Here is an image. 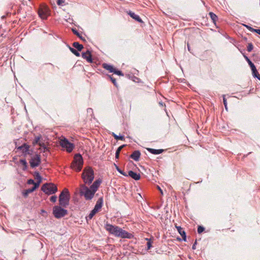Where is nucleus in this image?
Instances as JSON below:
<instances>
[{
    "label": "nucleus",
    "instance_id": "obj_1",
    "mask_svg": "<svg viewBox=\"0 0 260 260\" xmlns=\"http://www.w3.org/2000/svg\"><path fill=\"white\" fill-rule=\"evenodd\" d=\"M105 229L110 234L114 235L116 237H120L121 238H130L132 235L131 234L128 233L127 232L122 230L121 228L110 224H106Z\"/></svg>",
    "mask_w": 260,
    "mask_h": 260
},
{
    "label": "nucleus",
    "instance_id": "obj_2",
    "mask_svg": "<svg viewBox=\"0 0 260 260\" xmlns=\"http://www.w3.org/2000/svg\"><path fill=\"white\" fill-rule=\"evenodd\" d=\"M82 178L86 184H89L92 182L94 179V172L91 167H88L84 169Z\"/></svg>",
    "mask_w": 260,
    "mask_h": 260
},
{
    "label": "nucleus",
    "instance_id": "obj_3",
    "mask_svg": "<svg viewBox=\"0 0 260 260\" xmlns=\"http://www.w3.org/2000/svg\"><path fill=\"white\" fill-rule=\"evenodd\" d=\"M70 193L68 189L64 188L59 197L60 206L66 207L69 204Z\"/></svg>",
    "mask_w": 260,
    "mask_h": 260
},
{
    "label": "nucleus",
    "instance_id": "obj_4",
    "mask_svg": "<svg viewBox=\"0 0 260 260\" xmlns=\"http://www.w3.org/2000/svg\"><path fill=\"white\" fill-rule=\"evenodd\" d=\"M83 158L80 154H77L75 155L74 160L71 164L72 169H76L77 171H80L83 166Z\"/></svg>",
    "mask_w": 260,
    "mask_h": 260
},
{
    "label": "nucleus",
    "instance_id": "obj_5",
    "mask_svg": "<svg viewBox=\"0 0 260 260\" xmlns=\"http://www.w3.org/2000/svg\"><path fill=\"white\" fill-rule=\"evenodd\" d=\"M80 193L84 196L86 200H91L94 196V193L90 188H88L84 184H81L80 188Z\"/></svg>",
    "mask_w": 260,
    "mask_h": 260
},
{
    "label": "nucleus",
    "instance_id": "obj_6",
    "mask_svg": "<svg viewBox=\"0 0 260 260\" xmlns=\"http://www.w3.org/2000/svg\"><path fill=\"white\" fill-rule=\"evenodd\" d=\"M42 190L46 194H51L55 193L57 188L54 184L46 183L42 186Z\"/></svg>",
    "mask_w": 260,
    "mask_h": 260
},
{
    "label": "nucleus",
    "instance_id": "obj_7",
    "mask_svg": "<svg viewBox=\"0 0 260 260\" xmlns=\"http://www.w3.org/2000/svg\"><path fill=\"white\" fill-rule=\"evenodd\" d=\"M67 210L63 209L60 206H55L53 209V214L57 218H60L67 214Z\"/></svg>",
    "mask_w": 260,
    "mask_h": 260
},
{
    "label": "nucleus",
    "instance_id": "obj_8",
    "mask_svg": "<svg viewBox=\"0 0 260 260\" xmlns=\"http://www.w3.org/2000/svg\"><path fill=\"white\" fill-rule=\"evenodd\" d=\"M59 144L62 147L65 148L67 151L69 152H71L74 147V145L72 143L69 142V141L66 138L60 139L59 141Z\"/></svg>",
    "mask_w": 260,
    "mask_h": 260
},
{
    "label": "nucleus",
    "instance_id": "obj_9",
    "mask_svg": "<svg viewBox=\"0 0 260 260\" xmlns=\"http://www.w3.org/2000/svg\"><path fill=\"white\" fill-rule=\"evenodd\" d=\"M38 14L42 19H46L50 14L49 8L46 6H41L38 10Z\"/></svg>",
    "mask_w": 260,
    "mask_h": 260
},
{
    "label": "nucleus",
    "instance_id": "obj_10",
    "mask_svg": "<svg viewBox=\"0 0 260 260\" xmlns=\"http://www.w3.org/2000/svg\"><path fill=\"white\" fill-rule=\"evenodd\" d=\"M30 166L32 168L38 166L41 163V157L39 154H36L32 157L29 161Z\"/></svg>",
    "mask_w": 260,
    "mask_h": 260
},
{
    "label": "nucleus",
    "instance_id": "obj_11",
    "mask_svg": "<svg viewBox=\"0 0 260 260\" xmlns=\"http://www.w3.org/2000/svg\"><path fill=\"white\" fill-rule=\"evenodd\" d=\"M29 148V147L28 145H27L26 144H24L22 146L17 147V149L22 150V152L23 153H24L25 155H26V154H30Z\"/></svg>",
    "mask_w": 260,
    "mask_h": 260
},
{
    "label": "nucleus",
    "instance_id": "obj_12",
    "mask_svg": "<svg viewBox=\"0 0 260 260\" xmlns=\"http://www.w3.org/2000/svg\"><path fill=\"white\" fill-rule=\"evenodd\" d=\"M83 58L86 59L89 62H92L91 55L89 51L87 50L86 52L82 53Z\"/></svg>",
    "mask_w": 260,
    "mask_h": 260
},
{
    "label": "nucleus",
    "instance_id": "obj_13",
    "mask_svg": "<svg viewBox=\"0 0 260 260\" xmlns=\"http://www.w3.org/2000/svg\"><path fill=\"white\" fill-rule=\"evenodd\" d=\"M101 183V181L99 180H97L93 182L92 185L90 186V188L92 190V191L95 193L96 191L97 190L98 187H99L100 184Z\"/></svg>",
    "mask_w": 260,
    "mask_h": 260
},
{
    "label": "nucleus",
    "instance_id": "obj_14",
    "mask_svg": "<svg viewBox=\"0 0 260 260\" xmlns=\"http://www.w3.org/2000/svg\"><path fill=\"white\" fill-rule=\"evenodd\" d=\"M141 153L139 151H135L130 156V157L136 161H138L140 158Z\"/></svg>",
    "mask_w": 260,
    "mask_h": 260
},
{
    "label": "nucleus",
    "instance_id": "obj_15",
    "mask_svg": "<svg viewBox=\"0 0 260 260\" xmlns=\"http://www.w3.org/2000/svg\"><path fill=\"white\" fill-rule=\"evenodd\" d=\"M103 204V199L102 198H100L99 199L98 201L96 202V205L93 209L95 211L98 212L99 209H100L102 206Z\"/></svg>",
    "mask_w": 260,
    "mask_h": 260
},
{
    "label": "nucleus",
    "instance_id": "obj_16",
    "mask_svg": "<svg viewBox=\"0 0 260 260\" xmlns=\"http://www.w3.org/2000/svg\"><path fill=\"white\" fill-rule=\"evenodd\" d=\"M128 175L136 180H138L140 179V174L135 173L132 171H129L128 172Z\"/></svg>",
    "mask_w": 260,
    "mask_h": 260
},
{
    "label": "nucleus",
    "instance_id": "obj_17",
    "mask_svg": "<svg viewBox=\"0 0 260 260\" xmlns=\"http://www.w3.org/2000/svg\"><path fill=\"white\" fill-rule=\"evenodd\" d=\"M178 232L181 235L184 241H186V234L183 229L180 226H176Z\"/></svg>",
    "mask_w": 260,
    "mask_h": 260
},
{
    "label": "nucleus",
    "instance_id": "obj_18",
    "mask_svg": "<svg viewBox=\"0 0 260 260\" xmlns=\"http://www.w3.org/2000/svg\"><path fill=\"white\" fill-rule=\"evenodd\" d=\"M39 145L40 146L39 148L40 150H42V148H44V153H46L50 151L49 148L46 146L44 143L42 142H39Z\"/></svg>",
    "mask_w": 260,
    "mask_h": 260
},
{
    "label": "nucleus",
    "instance_id": "obj_19",
    "mask_svg": "<svg viewBox=\"0 0 260 260\" xmlns=\"http://www.w3.org/2000/svg\"><path fill=\"white\" fill-rule=\"evenodd\" d=\"M147 150L149 151L152 154H158L162 153L164 151L163 149H154L152 148H147Z\"/></svg>",
    "mask_w": 260,
    "mask_h": 260
},
{
    "label": "nucleus",
    "instance_id": "obj_20",
    "mask_svg": "<svg viewBox=\"0 0 260 260\" xmlns=\"http://www.w3.org/2000/svg\"><path fill=\"white\" fill-rule=\"evenodd\" d=\"M128 14L131 17H132L133 19H135L137 21L141 22V23L143 22V21L139 17V16L136 15L134 13L129 12V13Z\"/></svg>",
    "mask_w": 260,
    "mask_h": 260
},
{
    "label": "nucleus",
    "instance_id": "obj_21",
    "mask_svg": "<svg viewBox=\"0 0 260 260\" xmlns=\"http://www.w3.org/2000/svg\"><path fill=\"white\" fill-rule=\"evenodd\" d=\"M103 67L104 69H106L107 70L109 71V72L111 73H113V71H114L115 69L112 66L109 65L106 63H104L103 64Z\"/></svg>",
    "mask_w": 260,
    "mask_h": 260
},
{
    "label": "nucleus",
    "instance_id": "obj_22",
    "mask_svg": "<svg viewBox=\"0 0 260 260\" xmlns=\"http://www.w3.org/2000/svg\"><path fill=\"white\" fill-rule=\"evenodd\" d=\"M34 177L35 179L37 180V184H39V185H40V184L42 182V177L40 175L39 173L37 172H35Z\"/></svg>",
    "mask_w": 260,
    "mask_h": 260
},
{
    "label": "nucleus",
    "instance_id": "obj_23",
    "mask_svg": "<svg viewBox=\"0 0 260 260\" xmlns=\"http://www.w3.org/2000/svg\"><path fill=\"white\" fill-rule=\"evenodd\" d=\"M73 46L76 48V49H77L78 51H80L83 48V46L82 45H81L78 42H74L73 44Z\"/></svg>",
    "mask_w": 260,
    "mask_h": 260
},
{
    "label": "nucleus",
    "instance_id": "obj_24",
    "mask_svg": "<svg viewBox=\"0 0 260 260\" xmlns=\"http://www.w3.org/2000/svg\"><path fill=\"white\" fill-rule=\"evenodd\" d=\"M246 59L251 69L252 72H256V68H255V66L254 65V64L247 57L246 58Z\"/></svg>",
    "mask_w": 260,
    "mask_h": 260
},
{
    "label": "nucleus",
    "instance_id": "obj_25",
    "mask_svg": "<svg viewBox=\"0 0 260 260\" xmlns=\"http://www.w3.org/2000/svg\"><path fill=\"white\" fill-rule=\"evenodd\" d=\"M209 15H210V18L212 20L213 22L215 23L217 18V16L212 12H210Z\"/></svg>",
    "mask_w": 260,
    "mask_h": 260
},
{
    "label": "nucleus",
    "instance_id": "obj_26",
    "mask_svg": "<svg viewBox=\"0 0 260 260\" xmlns=\"http://www.w3.org/2000/svg\"><path fill=\"white\" fill-rule=\"evenodd\" d=\"M124 146H125V145H123L120 146L119 147H118V148L117 149V150H116V152L115 157L116 158H119L120 152Z\"/></svg>",
    "mask_w": 260,
    "mask_h": 260
},
{
    "label": "nucleus",
    "instance_id": "obj_27",
    "mask_svg": "<svg viewBox=\"0 0 260 260\" xmlns=\"http://www.w3.org/2000/svg\"><path fill=\"white\" fill-rule=\"evenodd\" d=\"M41 136H38V137H36L35 140L33 141V143H32L34 145H35V144H39V142H41Z\"/></svg>",
    "mask_w": 260,
    "mask_h": 260
},
{
    "label": "nucleus",
    "instance_id": "obj_28",
    "mask_svg": "<svg viewBox=\"0 0 260 260\" xmlns=\"http://www.w3.org/2000/svg\"><path fill=\"white\" fill-rule=\"evenodd\" d=\"M113 136L114 137V138L116 140H124V138L123 136H118L116 135L115 134L113 133L112 134Z\"/></svg>",
    "mask_w": 260,
    "mask_h": 260
},
{
    "label": "nucleus",
    "instance_id": "obj_29",
    "mask_svg": "<svg viewBox=\"0 0 260 260\" xmlns=\"http://www.w3.org/2000/svg\"><path fill=\"white\" fill-rule=\"evenodd\" d=\"M98 212H96V211H95L94 210H92L91 212L90 213V214H89V215L88 216L87 218H88L89 219H92V218L93 217V216L95 215V214L96 213H97Z\"/></svg>",
    "mask_w": 260,
    "mask_h": 260
},
{
    "label": "nucleus",
    "instance_id": "obj_30",
    "mask_svg": "<svg viewBox=\"0 0 260 260\" xmlns=\"http://www.w3.org/2000/svg\"><path fill=\"white\" fill-rule=\"evenodd\" d=\"M70 50L76 56H80V53L76 50H75V49H74L73 48H71V47H70Z\"/></svg>",
    "mask_w": 260,
    "mask_h": 260
},
{
    "label": "nucleus",
    "instance_id": "obj_31",
    "mask_svg": "<svg viewBox=\"0 0 260 260\" xmlns=\"http://www.w3.org/2000/svg\"><path fill=\"white\" fill-rule=\"evenodd\" d=\"M31 192H32V190H31L29 188V189L25 190L23 193V196L25 197H26L29 193H31Z\"/></svg>",
    "mask_w": 260,
    "mask_h": 260
},
{
    "label": "nucleus",
    "instance_id": "obj_32",
    "mask_svg": "<svg viewBox=\"0 0 260 260\" xmlns=\"http://www.w3.org/2000/svg\"><path fill=\"white\" fill-rule=\"evenodd\" d=\"M20 163L23 166V170H25L27 167V162L25 159H21L20 160Z\"/></svg>",
    "mask_w": 260,
    "mask_h": 260
},
{
    "label": "nucleus",
    "instance_id": "obj_33",
    "mask_svg": "<svg viewBox=\"0 0 260 260\" xmlns=\"http://www.w3.org/2000/svg\"><path fill=\"white\" fill-rule=\"evenodd\" d=\"M73 31L74 32V34L76 35L78 37H79L83 41H85V40L81 36H80V35L79 34V32H78V31L75 30V29H73Z\"/></svg>",
    "mask_w": 260,
    "mask_h": 260
},
{
    "label": "nucleus",
    "instance_id": "obj_34",
    "mask_svg": "<svg viewBox=\"0 0 260 260\" xmlns=\"http://www.w3.org/2000/svg\"><path fill=\"white\" fill-rule=\"evenodd\" d=\"M252 74L254 77L257 78V79L260 80V75L258 74L256 70L255 72H252Z\"/></svg>",
    "mask_w": 260,
    "mask_h": 260
},
{
    "label": "nucleus",
    "instance_id": "obj_35",
    "mask_svg": "<svg viewBox=\"0 0 260 260\" xmlns=\"http://www.w3.org/2000/svg\"><path fill=\"white\" fill-rule=\"evenodd\" d=\"M205 230V228L202 226H199L198 228V232L199 234L202 233Z\"/></svg>",
    "mask_w": 260,
    "mask_h": 260
},
{
    "label": "nucleus",
    "instance_id": "obj_36",
    "mask_svg": "<svg viewBox=\"0 0 260 260\" xmlns=\"http://www.w3.org/2000/svg\"><path fill=\"white\" fill-rule=\"evenodd\" d=\"M252 49H253V45H252L251 43H249L248 47H247V51L248 52H250L252 51Z\"/></svg>",
    "mask_w": 260,
    "mask_h": 260
},
{
    "label": "nucleus",
    "instance_id": "obj_37",
    "mask_svg": "<svg viewBox=\"0 0 260 260\" xmlns=\"http://www.w3.org/2000/svg\"><path fill=\"white\" fill-rule=\"evenodd\" d=\"M114 73L117 74V75H120V76H123V74L122 73V72L120 71H117L115 69H114V71H113Z\"/></svg>",
    "mask_w": 260,
    "mask_h": 260
},
{
    "label": "nucleus",
    "instance_id": "obj_38",
    "mask_svg": "<svg viewBox=\"0 0 260 260\" xmlns=\"http://www.w3.org/2000/svg\"><path fill=\"white\" fill-rule=\"evenodd\" d=\"M223 104L224 105V107H225V109L227 110H228V108H227V102H226V100L225 98V96L223 95Z\"/></svg>",
    "mask_w": 260,
    "mask_h": 260
},
{
    "label": "nucleus",
    "instance_id": "obj_39",
    "mask_svg": "<svg viewBox=\"0 0 260 260\" xmlns=\"http://www.w3.org/2000/svg\"><path fill=\"white\" fill-rule=\"evenodd\" d=\"M57 200V197L55 196H52L50 198V201L52 202H55Z\"/></svg>",
    "mask_w": 260,
    "mask_h": 260
},
{
    "label": "nucleus",
    "instance_id": "obj_40",
    "mask_svg": "<svg viewBox=\"0 0 260 260\" xmlns=\"http://www.w3.org/2000/svg\"><path fill=\"white\" fill-rule=\"evenodd\" d=\"M39 184L35 183L34 187L30 189L31 190H32V192H33L37 188H38L39 187Z\"/></svg>",
    "mask_w": 260,
    "mask_h": 260
},
{
    "label": "nucleus",
    "instance_id": "obj_41",
    "mask_svg": "<svg viewBox=\"0 0 260 260\" xmlns=\"http://www.w3.org/2000/svg\"><path fill=\"white\" fill-rule=\"evenodd\" d=\"M27 183L29 184H34L35 185V183H37V182H35L32 179H29L27 181Z\"/></svg>",
    "mask_w": 260,
    "mask_h": 260
},
{
    "label": "nucleus",
    "instance_id": "obj_42",
    "mask_svg": "<svg viewBox=\"0 0 260 260\" xmlns=\"http://www.w3.org/2000/svg\"><path fill=\"white\" fill-rule=\"evenodd\" d=\"M64 3V0H57V4L58 5L60 6Z\"/></svg>",
    "mask_w": 260,
    "mask_h": 260
},
{
    "label": "nucleus",
    "instance_id": "obj_43",
    "mask_svg": "<svg viewBox=\"0 0 260 260\" xmlns=\"http://www.w3.org/2000/svg\"><path fill=\"white\" fill-rule=\"evenodd\" d=\"M251 31L255 32L258 34L259 35H260V29H254V28H251Z\"/></svg>",
    "mask_w": 260,
    "mask_h": 260
},
{
    "label": "nucleus",
    "instance_id": "obj_44",
    "mask_svg": "<svg viewBox=\"0 0 260 260\" xmlns=\"http://www.w3.org/2000/svg\"><path fill=\"white\" fill-rule=\"evenodd\" d=\"M116 169L117 170V171L120 173L121 174L124 175V176H126V174H125L120 169H119V168L118 167H116Z\"/></svg>",
    "mask_w": 260,
    "mask_h": 260
},
{
    "label": "nucleus",
    "instance_id": "obj_45",
    "mask_svg": "<svg viewBox=\"0 0 260 260\" xmlns=\"http://www.w3.org/2000/svg\"><path fill=\"white\" fill-rule=\"evenodd\" d=\"M147 248L148 249L151 248V242L150 241H148V242L147 243Z\"/></svg>",
    "mask_w": 260,
    "mask_h": 260
},
{
    "label": "nucleus",
    "instance_id": "obj_46",
    "mask_svg": "<svg viewBox=\"0 0 260 260\" xmlns=\"http://www.w3.org/2000/svg\"><path fill=\"white\" fill-rule=\"evenodd\" d=\"M111 79L113 82V83L116 86V82L115 79H114L113 78H111Z\"/></svg>",
    "mask_w": 260,
    "mask_h": 260
},
{
    "label": "nucleus",
    "instance_id": "obj_47",
    "mask_svg": "<svg viewBox=\"0 0 260 260\" xmlns=\"http://www.w3.org/2000/svg\"><path fill=\"white\" fill-rule=\"evenodd\" d=\"M157 189L159 190L160 193L162 195L163 194V191L162 189L160 188V187L158 186H157Z\"/></svg>",
    "mask_w": 260,
    "mask_h": 260
},
{
    "label": "nucleus",
    "instance_id": "obj_48",
    "mask_svg": "<svg viewBox=\"0 0 260 260\" xmlns=\"http://www.w3.org/2000/svg\"><path fill=\"white\" fill-rule=\"evenodd\" d=\"M245 26L249 30L251 31V28H252V27H251L250 26H249L248 25H245Z\"/></svg>",
    "mask_w": 260,
    "mask_h": 260
},
{
    "label": "nucleus",
    "instance_id": "obj_49",
    "mask_svg": "<svg viewBox=\"0 0 260 260\" xmlns=\"http://www.w3.org/2000/svg\"><path fill=\"white\" fill-rule=\"evenodd\" d=\"M196 244H197V241H196L195 243H194V244L193 245L192 247L193 249H196Z\"/></svg>",
    "mask_w": 260,
    "mask_h": 260
},
{
    "label": "nucleus",
    "instance_id": "obj_50",
    "mask_svg": "<svg viewBox=\"0 0 260 260\" xmlns=\"http://www.w3.org/2000/svg\"><path fill=\"white\" fill-rule=\"evenodd\" d=\"M41 152H43L44 153V148H42V150H40Z\"/></svg>",
    "mask_w": 260,
    "mask_h": 260
},
{
    "label": "nucleus",
    "instance_id": "obj_51",
    "mask_svg": "<svg viewBox=\"0 0 260 260\" xmlns=\"http://www.w3.org/2000/svg\"><path fill=\"white\" fill-rule=\"evenodd\" d=\"M44 156H47V154H46V153L45 154H44Z\"/></svg>",
    "mask_w": 260,
    "mask_h": 260
},
{
    "label": "nucleus",
    "instance_id": "obj_52",
    "mask_svg": "<svg viewBox=\"0 0 260 260\" xmlns=\"http://www.w3.org/2000/svg\"><path fill=\"white\" fill-rule=\"evenodd\" d=\"M187 46H188V50H189V47L188 45Z\"/></svg>",
    "mask_w": 260,
    "mask_h": 260
}]
</instances>
